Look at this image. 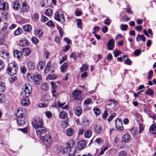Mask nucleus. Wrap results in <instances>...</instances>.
<instances>
[{"label": "nucleus", "mask_w": 156, "mask_h": 156, "mask_svg": "<svg viewBox=\"0 0 156 156\" xmlns=\"http://www.w3.org/2000/svg\"><path fill=\"white\" fill-rule=\"evenodd\" d=\"M75 143L73 140H70L66 144V147L62 148V147H59L57 150L58 153L61 152V150H62V152L65 154L64 156H74L76 150L74 148Z\"/></svg>", "instance_id": "1"}, {"label": "nucleus", "mask_w": 156, "mask_h": 156, "mask_svg": "<svg viewBox=\"0 0 156 156\" xmlns=\"http://www.w3.org/2000/svg\"><path fill=\"white\" fill-rule=\"evenodd\" d=\"M18 69L17 64L15 62L11 63L8 65L7 72L8 74L13 75L16 73Z\"/></svg>", "instance_id": "2"}, {"label": "nucleus", "mask_w": 156, "mask_h": 156, "mask_svg": "<svg viewBox=\"0 0 156 156\" xmlns=\"http://www.w3.org/2000/svg\"><path fill=\"white\" fill-rule=\"evenodd\" d=\"M32 90V87L30 84L26 83L23 87L22 95L25 97H27L31 94Z\"/></svg>", "instance_id": "3"}, {"label": "nucleus", "mask_w": 156, "mask_h": 156, "mask_svg": "<svg viewBox=\"0 0 156 156\" xmlns=\"http://www.w3.org/2000/svg\"><path fill=\"white\" fill-rule=\"evenodd\" d=\"M32 124L34 129L43 126L44 123L42 119L40 117L36 118L34 121H32Z\"/></svg>", "instance_id": "4"}, {"label": "nucleus", "mask_w": 156, "mask_h": 156, "mask_svg": "<svg viewBox=\"0 0 156 156\" xmlns=\"http://www.w3.org/2000/svg\"><path fill=\"white\" fill-rule=\"evenodd\" d=\"M42 101L45 103H42L39 104V106L40 107L44 108L47 106L48 105V102L50 100V96L48 94H46L44 95L41 98Z\"/></svg>", "instance_id": "5"}, {"label": "nucleus", "mask_w": 156, "mask_h": 156, "mask_svg": "<svg viewBox=\"0 0 156 156\" xmlns=\"http://www.w3.org/2000/svg\"><path fill=\"white\" fill-rule=\"evenodd\" d=\"M116 105V103L115 101L112 99H110L107 102L106 105L105 106V108L107 110L110 109H112L115 108Z\"/></svg>", "instance_id": "6"}, {"label": "nucleus", "mask_w": 156, "mask_h": 156, "mask_svg": "<svg viewBox=\"0 0 156 156\" xmlns=\"http://www.w3.org/2000/svg\"><path fill=\"white\" fill-rule=\"evenodd\" d=\"M82 91L80 90H75L72 93L74 101L80 100L81 98Z\"/></svg>", "instance_id": "7"}, {"label": "nucleus", "mask_w": 156, "mask_h": 156, "mask_svg": "<svg viewBox=\"0 0 156 156\" xmlns=\"http://www.w3.org/2000/svg\"><path fill=\"white\" fill-rule=\"evenodd\" d=\"M115 127L118 131L122 130L124 129L123 126L122 121L121 119H117L115 120Z\"/></svg>", "instance_id": "8"}, {"label": "nucleus", "mask_w": 156, "mask_h": 156, "mask_svg": "<svg viewBox=\"0 0 156 156\" xmlns=\"http://www.w3.org/2000/svg\"><path fill=\"white\" fill-rule=\"evenodd\" d=\"M27 120V118L25 117H17L16 119L18 125L20 126H23Z\"/></svg>", "instance_id": "9"}, {"label": "nucleus", "mask_w": 156, "mask_h": 156, "mask_svg": "<svg viewBox=\"0 0 156 156\" xmlns=\"http://www.w3.org/2000/svg\"><path fill=\"white\" fill-rule=\"evenodd\" d=\"M26 111L25 108H19L18 109L17 112L16 113L17 117H25V116L26 114Z\"/></svg>", "instance_id": "10"}, {"label": "nucleus", "mask_w": 156, "mask_h": 156, "mask_svg": "<svg viewBox=\"0 0 156 156\" xmlns=\"http://www.w3.org/2000/svg\"><path fill=\"white\" fill-rule=\"evenodd\" d=\"M108 49L112 50L113 49L115 46V41L113 39H111L109 40L107 44Z\"/></svg>", "instance_id": "11"}, {"label": "nucleus", "mask_w": 156, "mask_h": 156, "mask_svg": "<svg viewBox=\"0 0 156 156\" xmlns=\"http://www.w3.org/2000/svg\"><path fill=\"white\" fill-rule=\"evenodd\" d=\"M41 139L45 144L50 142L51 141V137L49 134H46L41 137Z\"/></svg>", "instance_id": "12"}, {"label": "nucleus", "mask_w": 156, "mask_h": 156, "mask_svg": "<svg viewBox=\"0 0 156 156\" xmlns=\"http://www.w3.org/2000/svg\"><path fill=\"white\" fill-rule=\"evenodd\" d=\"M34 81L36 85L40 84L42 82V77L40 75H36L34 77Z\"/></svg>", "instance_id": "13"}, {"label": "nucleus", "mask_w": 156, "mask_h": 156, "mask_svg": "<svg viewBox=\"0 0 156 156\" xmlns=\"http://www.w3.org/2000/svg\"><path fill=\"white\" fill-rule=\"evenodd\" d=\"M35 129H36V132L37 134L39 135H41L46 131V129L43 126H40V127Z\"/></svg>", "instance_id": "14"}, {"label": "nucleus", "mask_w": 156, "mask_h": 156, "mask_svg": "<svg viewBox=\"0 0 156 156\" xmlns=\"http://www.w3.org/2000/svg\"><path fill=\"white\" fill-rule=\"evenodd\" d=\"M9 9L8 4L7 3L0 0V10H5Z\"/></svg>", "instance_id": "15"}, {"label": "nucleus", "mask_w": 156, "mask_h": 156, "mask_svg": "<svg viewBox=\"0 0 156 156\" xmlns=\"http://www.w3.org/2000/svg\"><path fill=\"white\" fill-rule=\"evenodd\" d=\"M29 9V6L27 3L24 2L22 3V6L20 8V11L22 12H27Z\"/></svg>", "instance_id": "16"}, {"label": "nucleus", "mask_w": 156, "mask_h": 156, "mask_svg": "<svg viewBox=\"0 0 156 156\" xmlns=\"http://www.w3.org/2000/svg\"><path fill=\"white\" fill-rule=\"evenodd\" d=\"M94 130L96 133L99 134L102 131V127L100 125L97 124L94 127Z\"/></svg>", "instance_id": "17"}, {"label": "nucleus", "mask_w": 156, "mask_h": 156, "mask_svg": "<svg viewBox=\"0 0 156 156\" xmlns=\"http://www.w3.org/2000/svg\"><path fill=\"white\" fill-rule=\"evenodd\" d=\"M86 145V144L85 141L81 140L78 143L77 147L78 148L81 150L83 149Z\"/></svg>", "instance_id": "18"}, {"label": "nucleus", "mask_w": 156, "mask_h": 156, "mask_svg": "<svg viewBox=\"0 0 156 156\" xmlns=\"http://www.w3.org/2000/svg\"><path fill=\"white\" fill-rule=\"evenodd\" d=\"M13 55L14 57L17 58H21L22 55V52L18 50H14L13 51Z\"/></svg>", "instance_id": "19"}, {"label": "nucleus", "mask_w": 156, "mask_h": 156, "mask_svg": "<svg viewBox=\"0 0 156 156\" xmlns=\"http://www.w3.org/2000/svg\"><path fill=\"white\" fill-rule=\"evenodd\" d=\"M2 57L7 59L9 57V54L7 51L5 49L3 50L1 54Z\"/></svg>", "instance_id": "20"}, {"label": "nucleus", "mask_w": 156, "mask_h": 156, "mask_svg": "<svg viewBox=\"0 0 156 156\" xmlns=\"http://www.w3.org/2000/svg\"><path fill=\"white\" fill-rule=\"evenodd\" d=\"M21 103L23 106H27L28 105L30 104L28 98L27 97H25V98L22 100Z\"/></svg>", "instance_id": "21"}, {"label": "nucleus", "mask_w": 156, "mask_h": 156, "mask_svg": "<svg viewBox=\"0 0 156 156\" xmlns=\"http://www.w3.org/2000/svg\"><path fill=\"white\" fill-rule=\"evenodd\" d=\"M145 39L146 38L143 34L140 35L139 34L137 35L136 38V40L137 42H139L140 40L144 41Z\"/></svg>", "instance_id": "22"}, {"label": "nucleus", "mask_w": 156, "mask_h": 156, "mask_svg": "<svg viewBox=\"0 0 156 156\" xmlns=\"http://www.w3.org/2000/svg\"><path fill=\"white\" fill-rule=\"evenodd\" d=\"M149 130L152 133L156 134V123H154L150 126Z\"/></svg>", "instance_id": "23"}, {"label": "nucleus", "mask_w": 156, "mask_h": 156, "mask_svg": "<svg viewBox=\"0 0 156 156\" xmlns=\"http://www.w3.org/2000/svg\"><path fill=\"white\" fill-rule=\"evenodd\" d=\"M130 138L131 137L130 136L126 134L123 135L122 139V141L126 142H128L130 140Z\"/></svg>", "instance_id": "24"}, {"label": "nucleus", "mask_w": 156, "mask_h": 156, "mask_svg": "<svg viewBox=\"0 0 156 156\" xmlns=\"http://www.w3.org/2000/svg\"><path fill=\"white\" fill-rule=\"evenodd\" d=\"M82 112L81 108L80 106L77 107L75 109V114L78 116H80Z\"/></svg>", "instance_id": "25"}, {"label": "nucleus", "mask_w": 156, "mask_h": 156, "mask_svg": "<svg viewBox=\"0 0 156 156\" xmlns=\"http://www.w3.org/2000/svg\"><path fill=\"white\" fill-rule=\"evenodd\" d=\"M22 52L25 56L29 55L30 53V50L28 48H24L23 49Z\"/></svg>", "instance_id": "26"}, {"label": "nucleus", "mask_w": 156, "mask_h": 156, "mask_svg": "<svg viewBox=\"0 0 156 156\" xmlns=\"http://www.w3.org/2000/svg\"><path fill=\"white\" fill-rule=\"evenodd\" d=\"M45 64V62L44 61L39 62L37 64V67L39 69L41 70L44 68Z\"/></svg>", "instance_id": "27"}, {"label": "nucleus", "mask_w": 156, "mask_h": 156, "mask_svg": "<svg viewBox=\"0 0 156 156\" xmlns=\"http://www.w3.org/2000/svg\"><path fill=\"white\" fill-rule=\"evenodd\" d=\"M140 120L139 121V133H141L142 132V131L144 129V127L142 124H140V122H143V119L142 117H140Z\"/></svg>", "instance_id": "28"}, {"label": "nucleus", "mask_w": 156, "mask_h": 156, "mask_svg": "<svg viewBox=\"0 0 156 156\" xmlns=\"http://www.w3.org/2000/svg\"><path fill=\"white\" fill-rule=\"evenodd\" d=\"M23 29L24 31L27 32L31 31L32 28L30 25L29 24L26 25L23 27Z\"/></svg>", "instance_id": "29"}, {"label": "nucleus", "mask_w": 156, "mask_h": 156, "mask_svg": "<svg viewBox=\"0 0 156 156\" xmlns=\"http://www.w3.org/2000/svg\"><path fill=\"white\" fill-rule=\"evenodd\" d=\"M67 135L68 136H71L74 133V129L72 128L67 129L66 131Z\"/></svg>", "instance_id": "30"}, {"label": "nucleus", "mask_w": 156, "mask_h": 156, "mask_svg": "<svg viewBox=\"0 0 156 156\" xmlns=\"http://www.w3.org/2000/svg\"><path fill=\"white\" fill-rule=\"evenodd\" d=\"M92 131L90 129L87 130L84 133V136L87 138H90L92 135Z\"/></svg>", "instance_id": "31"}, {"label": "nucleus", "mask_w": 156, "mask_h": 156, "mask_svg": "<svg viewBox=\"0 0 156 156\" xmlns=\"http://www.w3.org/2000/svg\"><path fill=\"white\" fill-rule=\"evenodd\" d=\"M20 7V3L17 1H15L14 3L13 8L15 10H18Z\"/></svg>", "instance_id": "32"}, {"label": "nucleus", "mask_w": 156, "mask_h": 156, "mask_svg": "<svg viewBox=\"0 0 156 156\" xmlns=\"http://www.w3.org/2000/svg\"><path fill=\"white\" fill-rule=\"evenodd\" d=\"M67 114L64 111H62L59 114L60 117L62 119H64L67 117Z\"/></svg>", "instance_id": "33"}, {"label": "nucleus", "mask_w": 156, "mask_h": 156, "mask_svg": "<svg viewBox=\"0 0 156 156\" xmlns=\"http://www.w3.org/2000/svg\"><path fill=\"white\" fill-rule=\"evenodd\" d=\"M68 65V64L67 62H65L61 66L60 69L61 72L63 73L66 70V68Z\"/></svg>", "instance_id": "34"}, {"label": "nucleus", "mask_w": 156, "mask_h": 156, "mask_svg": "<svg viewBox=\"0 0 156 156\" xmlns=\"http://www.w3.org/2000/svg\"><path fill=\"white\" fill-rule=\"evenodd\" d=\"M36 35L38 37H41L43 34V32L41 29H37L35 33Z\"/></svg>", "instance_id": "35"}, {"label": "nucleus", "mask_w": 156, "mask_h": 156, "mask_svg": "<svg viewBox=\"0 0 156 156\" xmlns=\"http://www.w3.org/2000/svg\"><path fill=\"white\" fill-rule=\"evenodd\" d=\"M22 32L23 30L22 29L18 28L14 31V34L16 36H18L22 34Z\"/></svg>", "instance_id": "36"}, {"label": "nucleus", "mask_w": 156, "mask_h": 156, "mask_svg": "<svg viewBox=\"0 0 156 156\" xmlns=\"http://www.w3.org/2000/svg\"><path fill=\"white\" fill-rule=\"evenodd\" d=\"M41 88L44 90H47L48 89V85L47 83H44L41 85Z\"/></svg>", "instance_id": "37"}, {"label": "nucleus", "mask_w": 156, "mask_h": 156, "mask_svg": "<svg viewBox=\"0 0 156 156\" xmlns=\"http://www.w3.org/2000/svg\"><path fill=\"white\" fill-rule=\"evenodd\" d=\"M76 24L78 27L80 29H82V20L81 19H78L76 20Z\"/></svg>", "instance_id": "38"}, {"label": "nucleus", "mask_w": 156, "mask_h": 156, "mask_svg": "<svg viewBox=\"0 0 156 156\" xmlns=\"http://www.w3.org/2000/svg\"><path fill=\"white\" fill-rule=\"evenodd\" d=\"M70 58H73L75 61L77 60V53L75 52H72L69 55Z\"/></svg>", "instance_id": "39"}, {"label": "nucleus", "mask_w": 156, "mask_h": 156, "mask_svg": "<svg viewBox=\"0 0 156 156\" xmlns=\"http://www.w3.org/2000/svg\"><path fill=\"white\" fill-rule=\"evenodd\" d=\"M31 17L32 19H34L35 20H37L39 18V15L37 13H34L31 15Z\"/></svg>", "instance_id": "40"}, {"label": "nucleus", "mask_w": 156, "mask_h": 156, "mask_svg": "<svg viewBox=\"0 0 156 156\" xmlns=\"http://www.w3.org/2000/svg\"><path fill=\"white\" fill-rule=\"evenodd\" d=\"M54 18L55 20L61 22V20L60 19L59 14L58 12H57L55 13Z\"/></svg>", "instance_id": "41"}, {"label": "nucleus", "mask_w": 156, "mask_h": 156, "mask_svg": "<svg viewBox=\"0 0 156 156\" xmlns=\"http://www.w3.org/2000/svg\"><path fill=\"white\" fill-rule=\"evenodd\" d=\"M5 90V84L2 82H0V92H3Z\"/></svg>", "instance_id": "42"}, {"label": "nucleus", "mask_w": 156, "mask_h": 156, "mask_svg": "<svg viewBox=\"0 0 156 156\" xmlns=\"http://www.w3.org/2000/svg\"><path fill=\"white\" fill-rule=\"evenodd\" d=\"M88 68V66L87 64H83L82 66L80 68V70L82 72H83L87 70Z\"/></svg>", "instance_id": "43"}, {"label": "nucleus", "mask_w": 156, "mask_h": 156, "mask_svg": "<svg viewBox=\"0 0 156 156\" xmlns=\"http://www.w3.org/2000/svg\"><path fill=\"white\" fill-rule=\"evenodd\" d=\"M6 98L4 94H0V103H3L5 101Z\"/></svg>", "instance_id": "44"}, {"label": "nucleus", "mask_w": 156, "mask_h": 156, "mask_svg": "<svg viewBox=\"0 0 156 156\" xmlns=\"http://www.w3.org/2000/svg\"><path fill=\"white\" fill-rule=\"evenodd\" d=\"M145 93L149 95H153L154 94L153 90L151 88H148L146 90Z\"/></svg>", "instance_id": "45"}, {"label": "nucleus", "mask_w": 156, "mask_h": 156, "mask_svg": "<svg viewBox=\"0 0 156 156\" xmlns=\"http://www.w3.org/2000/svg\"><path fill=\"white\" fill-rule=\"evenodd\" d=\"M52 14L51 10L50 9H48L46 10L45 12V14L48 16H50Z\"/></svg>", "instance_id": "46"}, {"label": "nucleus", "mask_w": 156, "mask_h": 156, "mask_svg": "<svg viewBox=\"0 0 156 156\" xmlns=\"http://www.w3.org/2000/svg\"><path fill=\"white\" fill-rule=\"evenodd\" d=\"M128 28V26L126 24H121L120 25V29L122 31L127 30Z\"/></svg>", "instance_id": "47"}, {"label": "nucleus", "mask_w": 156, "mask_h": 156, "mask_svg": "<svg viewBox=\"0 0 156 156\" xmlns=\"http://www.w3.org/2000/svg\"><path fill=\"white\" fill-rule=\"evenodd\" d=\"M32 42L34 44H37L39 42V40L38 39L35 37H32L31 39Z\"/></svg>", "instance_id": "48"}, {"label": "nucleus", "mask_w": 156, "mask_h": 156, "mask_svg": "<svg viewBox=\"0 0 156 156\" xmlns=\"http://www.w3.org/2000/svg\"><path fill=\"white\" fill-rule=\"evenodd\" d=\"M89 125V121L87 120H83L82 122V125L84 127H86Z\"/></svg>", "instance_id": "49"}, {"label": "nucleus", "mask_w": 156, "mask_h": 156, "mask_svg": "<svg viewBox=\"0 0 156 156\" xmlns=\"http://www.w3.org/2000/svg\"><path fill=\"white\" fill-rule=\"evenodd\" d=\"M94 112L95 114L96 115H98L100 114L101 113V111L100 109L98 108H94Z\"/></svg>", "instance_id": "50"}, {"label": "nucleus", "mask_w": 156, "mask_h": 156, "mask_svg": "<svg viewBox=\"0 0 156 156\" xmlns=\"http://www.w3.org/2000/svg\"><path fill=\"white\" fill-rule=\"evenodd\" d=\"M91 101V99L90 98H87L84 102V104L85 105H87L89 104Z\"/></svg>", "instance_id": "51"}, {"label": "nucleus", "mask_w": 156, "mask_h": 156, "mask_svg": "<svg viewBox=\"0 0 156 156\" xmlns=\"http://www.w3.org/2000/svg\"><path fill=\"white\" fill-rule=\"evenodd\" d=\"M56 76L55 75H49L48 76V79L50 80H53L56 78Z\"/></svg>", "instance_id": "52"}, {"label": "nucleus", "mask_w": 156, "mask_h": 156, "mask_svg": "<svg viewBox=\"0 0 156 156\" xmlns=\"http://www.w3.org/2000/svg\"><path fill=\"white\" fill-rule=\"evenodd\" d=\"M45 113L46 117L48 118H50L52 117V114L50 111H47Z\"/></svg>", "instance_id": "53"}, {"label": "nucleus", "mask_w": 156, "mask_h": 156, "mask_svg": "<svg viewBox=\"0 0 156 156\" xmlns=\"http://www.w3.org/2000/svg\"><path fill=\"white\" fill-rule=\"evenodd\" d=\"M115 114L113 113H112L111 115L108 118V120L109 122H110L111 121L113 118L115 116Z\"/></svg>", "instance_id": "54"}, {"label": "nucleus", "mask_w": 156, "mask_h": 156, "mask_svg": "<svg viewBox=\"0 0 156 156\" xmlns=\"http://www.w3.org/2000/svg\"><path fill=\"white\" fill-rule=\"evenodd\" d=\"M148 76L147 78L149 79H150L151 78L153 74V70H151L149 71L148 73Z\"/></svg>", "instance_id": "55"}, {"label": "nucleus", "mask_w": 156, "mask_h": 156, "mask_svg": "<svg viewBox=\"0 0 156 156\" xmlns=\"http://www.w3.org/2000/svg\"><path fill=\"white\" fill-rule=\"evenodd\" d=\"M141 51L140 50L137 49L134 52V54L136 56L139 55L141 53Z\"/></svg>", "instance_id": "56"}, {"label": "nucleus", "mask_w": 156, "mask_h": 156, "mask_svg": "<svg viewBox=\"0 0 156 156\" xmlns=\"http://www.w3.org/2000/svg\"><path fill=\"white\" fill-rule=\"evenodd\" d=\"M47 25L49 27H53L55 24L52 20H50L47 23Z\"/></svg>", "instance_id": "57"}, {"label": "nucleus", "mask_w": 156, "mask_h": 156, "mask_svg": "<svg viewBox=\"0 0 156 156\" xmlns=\"http://www.w3.org/2000/svg\"><path fill=\"white\" fill-rule=\"evenodd\" d=\"M68 124V119H66L65 120H64L62 121V125H63L64 126H67Z\"/></svg>", "instance_id": "58"}, {"label": "nucleus", "mask_w": 156, "mask_h": 156, "mask_svg": "<svg viewBox=\"0 0 156 156\" xmlns=\"http://www.w3.org/2000/svg\"><path fill=\"white\" fill-rule=\"evenodd\" d=\"M114 56L116 57L121 54V52L118 50L115 51H114Z\"/></svg>", "instance_id": "59"}, {"label": "nucleus", "mask_w": 156, "mask_h": 156, "mask_svg": "<svg viewBox=\"0 0 156 156\" xmlns=\"http://www.w3.org/2000/svg\"><path fill=\"white\" fill-rule=\"evenodd\" d=\"M48 20V18L44 16H41V20L43 22H45L46 21H47Z\"/></svg>", "instance_id": "60"}, {"label": "nucleus", "mask_w": 156, "mask_h": 156, "mask_svg": "<svg viewBox=\"0 0 156 156\" xmlns=\"http://www.w3.org/2000/svg\"><path fill=\"white\" fill-rule=\"evenodd\" d=\"M108 113L107 110L104 111V113L102 114V117L103 118L106 119L108 116Z\"/></svg>", "instance_id": "61"}, {"label": "nucleus", "mask_w": 156, "mask_h": 156, "mask_svg": "<svg viewBox=\"0 0 156 156\" xmlns=\"http://www.w3.org/2000/svg\"><path fill=\"white\" fill-rule=\"evenodd\" d=\"M132 62L129 58H127L125 60V63L126 64L129 65Z\"/></svg>", "instance_id": "62"}, {"label": "nucleus", "mask_w": 156, "mask_h": 156, "mask_svg": "<svg viewBox=\"0 0 156 156\" xmlns=\"http://www.w3.org/2000/svg\"><path fill=\"white\" fill-rule=\"evenodd\" d=\"M67 56L66 55H65L64 56H63L61 60L60 61V64H62L64 61L66 60L67 59Z\"/></svg>", "instance_id": "63"}, {"label": "nucleus", "mask_w": 156, "mask_h": 156, "mask_svg": "<svg viewBox=\"0 0 156 156\" xmlns=\"http://www.w3.org/2000/svg\"><path fill=\"white\" fill-rule=\"evenodd\" d=\"M126 153L124 151H120L119 153V156H126Z\"/></svg>", "instance_id": "64"}]
</instances>
